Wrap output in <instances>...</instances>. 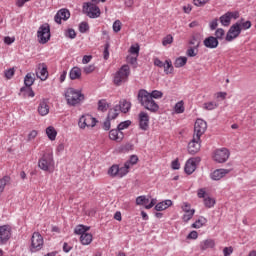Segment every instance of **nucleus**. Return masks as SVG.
Returning <instances> with one entry per match:
<instances>
[{
	"instance_id": "19",
	"label": "nucleus",
	"mask_w": 256,
	"mask_h": 256,
	"mask_svg": "<svg viewBox=\"0 0 256 256\" xmlns=\"http://www.w3.org/2000/svg\"><path fill=\"white\" fill-rule=\"evenodd\" d=\"M228 173H231V170L229 169H217L213 173L210 174V177L213 181H219L225 177V175H228Z\"/></svg>"
},
{
	"instance_id": "5",
	"label": "nucleus",
	"mask_w": 256,
	"mask_h": 256,
	"mask_svg": "<svg viewBox=\"0 0 256 256\" xmlns=\"http://www.w3.org/2000/svg\"><path fill=\"white\" fill-rule=\"evenodd\" d=\"M83 11L90 19H97L98 17H101V9H99V6L91 2L84 3Z\"/></svg>"
},
{
	"instance_id": "17",
	"label": "nucleus",
	"mask_w": 256,
	"mask_h": 256,
	"mask_svg": "<svg viewBox=\"0 0 256 256\" xmlns=\"http://www.w3.org/2000/svg\"><path fill=\"white\" fill-rule=\"evenodd\" d=\"M139 127L142 131L149 129V114L147 112H140L138 115Z\"/></svg>"
},
{
	"instance_id": "31",
	"label": "nucleus",
	"mask_w": 256,
	"mask_h": 256,
	"mask_svg": "<svg viewBox=\"0 0 256 256\" xmlns=\"http://www.w3.org/2000/svg\"><path fill=\"white\" fill-rule=\"evenodd\" d=\"M46 134L50 141H55V139H57V130L52 126L46 128Z\"/></svg>"
},
{
	"instance_id": "54",
	"label": "nucleus",
	"mask_w": 256,
	"mask_h": 256,
	"mask_svg": "<svg viewBox=\"0 0 256 256\" xmlns=\"http://www.w3.org/2000/svg\"><path fill=\"white\" fill-rule=\"evenodd\" d=\"M4 75L6 79H13V75H15V69L10 68L8 70H5Z\"/></svg>"
},
{
	"instance_id": "35",
	"label": "nucleus",
	"mask_w": 256,
	"mask_h": 256,
	"mask_svg": "<svg viewBox=\"0 0 256 256\" xmlns=\"http://www.w3.org/2000/svg\"><path fill=\"white\" fill-rule=\"evenodd\" d=\"M163 68H164V73H166V75L173 73V62H171V60H166L164 62Z\"/></svg>"
},
{
	"instance_id": "22",
	"label": "nucleus",
	"mask_w": 256,
	"mask_h": 256,
	"mask_svg": "<svg viewBox=\"0 0 256 256\" xmlns=\"http://www.w3.org/2000/svg\"><path fill=\"white\" fill-rule=\"evenodd\" d=\"M195 169H197V164L195 163V159L191 158L187 160L184 171L187 175H192V173H195Z\"/></svg>"
},
{
	"instance_id": "16",
	"label": "nucleus",
	"mask_w": 256,
	"mask_h": 256,
	"mask_svg": "<svg viewBox=\"0 0 256 256\" xmlns=\"http://www.w3.org/2000/svg\"><path fill=\"white\" fill-rule=\"evenodd\" d=\"M69 17H71V12H69L68 9L63 8L56 13V15L54 16V21L58 25H61V21H67Z\"/></svg>"
},
{
	"instance_id": "32",
	"label": "nucleus",
	"mask_w": 256,
	"mask_h": 256,
	"mask_svg": "<svg viewBox=\"0 0 256 256\" xmlns=\"http://www.w3.org/2000/svg\"><path fill=\"white\" fill-rule=\"evenodd\" d=\"M217 107H219V103L215 101H210L203 104V109L206 111H214V109H217Z\"/></svg>"
},
{
	"instance_id": "15",
	"label": "nucleus",
	"mask_w": 256,
	"mask_h": 256,
	"mask_svg": "<svg viewBox=\"0 0 256 256\" xmlns=\"http://www.w3.org/2000/svg\"><path fill=\"white\" fill-rule=\"evenodd\" d=\"M36 76L41 81H47L49 77V71H47V65L45 63L38 64V67L36 69Z\"/></svg>"
},
{
	"instance_id": "24",
	"label": "nucleus",
	"mask_w": 256,
	"mask_h": 256,
	"mask_svg": "<svg viewBox=\"0 0 256 256\" xmlns=\"http://www.w3.org/2000/svg\"><path fill=\"white\" fill-rule=\"evenodd\" d=\"M69 77L72 81L76 79H81V68L75 66L69 72Z\"/></svg>"
},
{
	"instance_id": "45",
	"label": "nucleus",
	"mask_w": 256,
	"mask_h": 256,
	"mask_svg": "<svg viewBox=\"0 0 256 256\" xmlns=\"http://www.w3.org/2000/svg\"><path fill=\"white\" fill-rule=\"evenodd\" d=\"M223 37H225V30L223 28H218L215 31V39H217V41H221L223 39Z\"/></svg>"
},
{
	"instance_id": "41",
	"label": "nucleus",
	"mask_w": 256,
	"mask_h": 256,
	"mask_svg": "<svg viewBox=\"0 0 256 256\" xmlns=\"http://www.w3.org/2000/svg\"><path fill=\"white\" fill-rule=\"evenodd\" d=\"M11 181V178L9 176H4L3 178L0 179V193H3L5 191V186L7 183Z\"/></svg>"
},
{
	"instance_id": "20",
	"label": "nucleus",
	"mask_w": 256,
	"mask_h": 256,
	"mask_svg": "<svg viewBox=\"0 0 256 256\" xmlns=\"http://www.w3.org/2000/svg\"><path fill=\"white\" fill-rule=\"evenodd\" d=\"M203 43L207 49H217L219 47V40L215 36L205 38Z\"/></svg>"
},
{
	"instance_id": "37",
	"label": "nucleus",
	"mask_w": 256,
	"mask_h": 256,
	"mask_svg": "<svg viewBox=\"0 0 256 256\" xmlns=\"http://www.w3.org/2000/svg\"><path fill=\"white\" fill-rule=\"evenodd\" d=\"M109 109V103H107V100L102 99L98 101V111H102L105 113Z\"/></svg>"
},
{
	"instance_id": "57",
	"label": "nucleus",
	"mask_w": 256,
	"mask_h": 256,
	"mask_svg": "<svg viewBox=\"0 0 256 256\" xmlns=\"http://www.w3.org/2000/svg\"><path fill=\"white\" fill-rule=\"evenodd\" d=\"M139 45L138 44H136V46L135 45H132L131 47H130V53H131V55H139Z\"/></svg>"
},
{
	"instance_id": "52",
	"label": "nucleus",
	"mask_w": 256,
	"mask_h": 256,
	"mask_svg": "<svg viewBox=\"0 0 256 256\" xmlns=\"http://www.w3.org/2000/svg\"><path fill=\"white\" fill-rule=\"evenodd\" d=\"M112 29L114 33H119V31H121V20L114 21Z\"/></svg>"
},
{
	"instance_id": "27",
	"label": "nucleus",
	"mask_w": 256,
	"mask_h": 256,
	"mask_svg": "<svg viewBox=\"0 0 256 256\" xmlns=\"http://www.w3.org/2000/svg\"><path fill=\"white\" fill-rule=\"evenodd\" d=\"M93 241V235L91 233H85L80 236V242L82 245H91V242Z\"/></svg>"
},
{
	"instance_id": "6",
	"label": "nucleus",
	"mask_w": 256,
	"mask_h": 256,
	"mask_svg": "<svg viewBox=\"0 0 256 256\" xmlns=\"http://www.w3.org/2000/svg\"><path fill=\"white\" fill-rule=\"evenodd\" d=\"M37 37L39 39V43L42 45L49 42V39H51V28L49 27V24H43L39 27Z\"/></svg>"
},
{
	"instance_id": "14",
	"label": "nucleus",
	"mask_w": 256,
	"mask_h": 256,
	"mask_svg": "<svg viewBox=\"0 0 256 256\" xmlns=\"http://www.w3.org/2000/svg\"><path fill=\"white\" fill-rule=\"evenodd\" d=\"M9 239H11V226H0V245H6Z\"/></svg>"
},
{
	"instance_id": "28",
	"label": "nucleus",
	"mask_w": 256,
	"mask_h": 256,
	"mask_svg": "<svg viewBox=\"0 0 256 256\" xmlns=\"http://www.w3.org/2000/svg\"><path fill=\"white\" fill-rule=\"evenodd\" d=\"M119 112V105L114 106V108L109 110L107 119H110V121H113V119H117V117H119Z\"/></svg>"
},
{
	"instance_id": "64",
	"label": "nucleus",
	"mask_w": 256,
	"mask_h": 256,
	"mask_svg": "<svg viewBox=\"0 0 256 256\" xmlns=\"http://www.w3.org/2000/svg\"><path fill=\"white\" fill-rule=\"evenodd\" d=\"M4 43L6 45H12V43H15V38L14 37H9V36H6L4 38Z\"/></svg>"
},
{
	"instance_id": "33",
	"label": "nucleus",
	"mask_w": 256,
	"mask_h": 256,
	"mask_svg": "<svg viewBox=\"0 0 256 256\" xmlns=\"http://www.w3.org/2000/svg\"><path fill=\"white\" fill-rule=\"evenodd\" d=\"M207 223V219L203 216H201L198 220L195 221V223L192 224L193 229H201L203 225Z\"/></svg>"
},
{
	"instance_id": "44",
	"label": "nucleus",
	"mask_w": 256,
	"mask_h": 256,
	"mask_svg": "<svg viewBox=\"0 0 256 256\" xmlns=\"http://www.w3.org/2000/svg\"><path fill=\"white\" fill-rule=\"evenodd\" d=\"M237 23H240V29L241 31H247V29H251V21L243 22V19L241 21H238Z\"/></svg>"
},
{
	"instance_id": "38",
	"label": "nucleus",
	"mask_w": 256,
	"mask_h": 256,
	"mask_svg": "<svg viewBox=\"0 0 256 256\" xmlns=\"http://www.w3.org/2000/svg\"><path fill=\"white\" fill-rule=\"evenodd\" d=\"M35 83V78H33V74L28 73L24 78V84L26 87H31Z\"/></svg>"
},
{
	"instance_id": "42",
	"label": "nucleus",
	"mask_w": 256,
	"mask_h": 256,
	"mask_svg": "<svg viewBox=\"0 0 256 256\" xmlns=\"http://www.w3.org/2000/svg\"><path fill=\"white\" fill-rule=\"evenodd\" d=\"M204 205L205 207H207V209L215 207V199L207 196L206 198H204Z\"/></svg>"
},
{
	"instance_id": "25",
	"label": "nucleus",
	"mask_w": 256,
	"mask_h": 256,
	"mask_svg": "<svg viewBox=\"0 0 256 256\" xmlns=\"http://www.w3.org/2000/svg\"><path fill=\"white\" fill-rule=\"evenodd\" d=\"M118 108L119 111H121L122 113H129V111L131 110V102L127 100H121Z\"/></svg>"
},
{
	"instance_id": "47",
	"label": "nucleus",
	"mask_w": 256,
	"mask_h": 256,
	"mask_svg": "<svg viewBox=\"0 0 256 256\" xmlns=\"http://www.w3.org/2000/svg\"><path fill=\"white\" fill-rule=\"evenodd\" d=\"M137 161H139V157H137V155H132L125 163L131 168L133 165H137Z\"/></svg>"
},
{
	"instance_id": "53",
	"label": "nucleus",
	"mask_w": 256,
	"mask_h": 256,
	"mask_svg": "<svg viewBox=\"0 0 256 256\" xmlns=\"http://www.w3.org/2000/svg\"><path fill=\"white\" fill-rule=\"evenodd\" d=\"M79 31L80 33H87V31H89V24L87 22L80 23Z\"/></svg>"
},
{
	"instance_id": "56",
	"label": "nucleus",
	"mask_w": 256,
	"mask_h": 256,
	"mask_svg": "<svg viewBox=\"0 0 256 256\" xmlns=\"http://www.w3.org/2000/svg\"><path fill=\"white\" fill-rule=\"evenodd\" d=\"M21 93H23V91H27V95L28 97H35V92L33 91L32 88H25V87H22L20 89Z\"/></svg>"
},
{
	"instance_id": "58",
	"label": "nucleus",
	"mask_w": 256,
	"mask_h": 256,
	"mask_svg": "<svg viewBox=\"0 0 256 256\" xmlns=\"http://www.w3.org/2000/svg\"><path fill=\"white\" fill-rule=\"evenodd\" d=\"M93 71H95V65L93 64L84 67V73H86V75L93 73Z\"/></svg>"
},
{
	"instance_id": "59",
	"label": "nucleus",
	"mask_w": 256,
	"mask_h": 256,
	"mask_svg": "<svg viewBox=\"0 0 256 256\" xmlns=\"http://www.w3.org/2000/svg\"><path fill=\"white\" fill-rule=\"evenodd\" d=\"M66 37H69V39H75V37H77V33H75L74 29H68L66 32Z\"/></svg>"
},
{
	"instance_id": "12",
	"label": "nucleus",
	"mask_w": 256,
	"mask_h": 256,
	"mask_svg": "<svg viewBox=\"0 0 256 256\" xmlns=\"http://www.w3.org/2000/svg\"><path fill=\"white\" fill-rule=\"evenodd\" d=\"M181 209L185 212L182 216V220L184 223H189V221L193 219V215H195V209H191V204L188 202H184L181 206Z\"/></svg>"
},
{
	"instance_id": "7",
	"label": "nucleus",
	"mask_w": 256,
	"mask_h": 256,
	"mask_svg": "<svg viewBox=\"0 0 256 256\" xmlns=\"http://www.w3.org/2000/svg\"><path fill=\"white\" fill-rule=\"evenodd\" d=\"M241 23L240 22H236L234 23L228 30L227 34H226V41H228L229 43H231V41H234V39H237V37H239L241 35Z\"/></svg>"
},
{
	"instance_id": "18",
	"label": "nucleus",
	"mask_w": 256,
	"mask_h": 256,
	"mask_svg": "<svg viewBox=\"0 0 256 256\" xmlns=\"http://www.w3.org/2000/svg\"><path fill=\"white\" fill-rule=\"evenodd\" d=\"M38 113L41 117L49 115V100L43 98L38 105Z\"/></svg>"
},
{
	"instance_id": "4",
	"label": "nucleus",
	"mask_w": 256,
	"mask_h": 256,
	"mask_svg": "<svg viewBox=\"0 0 256 256\" xmlns=\"http://www.w3.org/2000/svg\"><path fill=\"white\" fill-rule=\"evenodd\" d=\"M38 167L42 171H49L55 167V161L53 160L52 154H44L38 161Z\"/></svg>"
},
{
	"instance_id": "51",
	"label": "nucleus",
	"mask_w": 256,
	"mask_h": 256,
	"mask_svg": "<svg viewBox=\"0 0 256 256\" xmlns=\"http://www.w3.org/2000/svg\"><path fill=\"white\" fill-rule=\"evenodd\" d=\"M171 43H173V36L171 34L163 38L162 45H164V47L171 45Z\"/></svg>"
},
{
	"instance_id": "13",
	"label": "nucleus",
	"mask_w": 256,
	"mask_h": 256,
	"mask_svg": "<svg viewBox=\"0 0 256 256\" xmlns=\"http://www.w3.org/2000/svg\"><path fill=\"white\" fill-rule=\"evenodd\" d=\"M201 149V138L198 136H193L192 140L188 143V153L190 155H195L199 153Z\"/></svg>"
},
{
	"instance_id": "61",
	"label": "nucleus",
	"mask_w": 256,
	"mask_h": 256,
	"mask_svg": "<svg viewBox=\"0 0 256 256\" xmlns=\"http://www.w3.org/2000/svg\"><path fill=\"white\" fill-rule=\"evenodd\" d=\"M91 59H93V56L84 55L83 58H82L83 65H87V63H91Z\"/></svg>"
},
{
	"instance_id": "62",
	"label": "nucleus",
	"mask_w": 256,
	"mask_h": 256,
	"mask_svg": "<svg viewBox=\"0 0 256 256\" xmlns=\"http://www.w3.org/2000/svg\"><path fill=\"white\" fill-rule=\"evenodd\" d=\"M154 65L156 67H160V69H161V68L165 67V62L161 61L159 58H155Z\"/></svg>"
},
{
	"instance_id": "63",
	"label": "nucleus",
	"mask_w": 256,
	"mask_h": 256,
	"mask_svg": "<svg viewBox=\"0 0 256 256\" xmlns=\"http://www.w3.org/2000/svg\"><path fill=\"white\" fill-rule=\"evenodd\" d=\"M223 253H224V256H231V254L233 253V247H225L223 249Z\"/></svg>"
},
{
	"instance_id": "60",
	"label": "nucleus",
	"mask_w": 256,
	"mask_h": 256,
	"mask_svg": "<svg viewBox=\"0 0 256 256\" xmlns=\"http://www.w3.org/2000/svg\"><path fill=\"white\" fill-rule=\"evenodd\" d=\"M217 27H219V22L216 18L210 22V29H211V31H215V29H217Z\"/></svg>"
},
{
	"instance_id": "48",
	"label": "nucleus",
	"mask_w": 256,
	"mask_h": 256,
	"mask_svg": "<svg viewBox=\"0 0 256 256\" xmlns=\"http://www.w3.org/2000/svg\"><path fill=\"white\" fill-rule=\"evenodd\" d=\"M131 125V121L130 120H126L124 122H121L120 124H118L117 129L121 132L124 129H128V127Z\"/></svg>"
},
{
	"instance_id": "21",
	"label": "nucleus",
	"mask_w": 256,
	"mask_h": 256,
	"mask_svg": "<svg viewBox=\"0 0 256 256\" xmlns=\"http://www.w3.org/2000/svg\"><path fill=\"white\" fill-rule=\"evenodd\" d=\"M123 138H124V135L122 132H120L119 128L110 130L109 139H111V141H116V143H121V141H123Z\"/></svg>"
},
{
	"instance_id": "26",
	"label": "nucleus",
	"mask_w": 256,
	"mask_h": 256,
	"mask_svg": "<svg viewBox=\"0 0 256 256\" xmlns=\"http://www.w3.org/2000/svg\"><path fill=\"white\" fill-rule=\"evenodd\" d=\"M219 21L223 27H229L231 25V16L229 12H226L223 14L220 18Z\"/></svg>"
},
{
	"instance_id": "40",
	"label": "nucleus",
	"mask_w": 256,
	"mask_h": 256,
	"mask_svg": "<svg viewBox=\"0 0 256 256\" xmlns=\"http://www.w3.org/2000/svg\"><path fill=\"white\" fill-rule=\"evenodd\" d=\"M175 113L181 114L185 113V105L183 101H179L174 106Z\"/></svg>"
},
{
	"instance_id": "11",
	"label": "nucleus",
	"mask_w": 256,
	"mask_h": 256,
	"mask_svg": "<svg viewBox=\"0 0 256 256\" xmlns=\"http://www.w3.org/2000/svg\"><path fill=\"white\" fill-rule=\"evenodd\" d=\"M207 131V122L203 119H197L194 124V137H199Z\"/></svg>"
},
{
	"instance_id": "2",
	"label": "nucleus",
	"mask_w": 256,
	"mask_h": 256,
	"mask_svg": "<svg viewBox=\"0 0 256 256\" xmlns=\"http://www.w3.org/2000/svg\"><path fill=\"white\" fill-rule=\"evenodd\" d=\"M65 99L68 105L75 107V105H79V103L85 101V95L79 90L68 88L65 92Z\"/></svg>"
},
{
	"instance_id": "10",
	"label": "nucleus",
	"mask_w": 256,
	"mask_h": 256,
	"mask_svg": "<svg viewBox=\"0 0 256 256\" xmlns=\"http://www.w3.org/2000/svg\"><path fill=\"white\" fill-rule=\"evenodd\" d=\"M43 243V236L39 232H34L31 238V251H41Z\"/></svg>"
},
{
	"instance_id": "43",
	"label": "nucleus",
	"mask_w": 256,
	"mask_h": 256,
	"mask_svg": "<svg viewBox=\"0 0 256 256\" xmlns=\"http://www.w3.org/2000/svg\"><path fill=\"white\" fill-rule=\"evenodd\" d=\"M195 49H199V42L194 46V47H190L187 50V56L188 57H196L197 56V52H195Z\"/></svg>"
},
{
	"instance_id": "9",
	"label": "nucleus",
	"mask_w": 256,
	"mask_h": 256,
	"mask_svg": "<svg viewBox=\"0 0 256 256\" xmlns=\"http://www.w3.org/2000/svg\"><path fill=\"white\" fill-rule=\"evenodd\" d=\"M97 125V119L89 114L82 115L78 121V126L81 129H85L86 127H95Z\"/></svg>"
},
{
	"instance_id": "3",
	"label": "nucleus",
	"mask_w": 256,
	"mask_h": 256,
	"mask_svg": "<svg viewBox=\"0 0 256 256\" xmlns=\"http://www.w3.org/2000/svg\"><path fill=\"white\" fill-rule=\"evenodd\" d=\"M129 75H131V68L129 65H123L114 75V85L118 87L123 85L129 79Z\"/></svg>"
},
{
	"instance_id": "1",
	"label": "nucleus",
	"mask_w": 256,
	"mask_h": 256,
	"mask_svg": "<svg viewBox=\"0 0 256 256\" xmlns=\"http://www.w3.org/2000/svg\"><path fill=\"white\" fill-rule=\"evenodd\" d=\"M138 103L150 113H157L159 111V104L149 95V92L145 89L138 91Z\"/></svg>"
},
{
	"instance_id": "34",
	"label": "nucleus",
	"mask_w": 256,
	"mask_h": 256,
	"mask_svg": "<svg viewBox=\"0 0 256 256\" xmlns=\"http://www.w3.org/2000/svg\"><path fill=\"white\" fill-rule=\"evenodd\" d=\"M185 65H187V57H179L174 62V67H176V69L185 67Z\"/></svg>"
},
{
	"instance_id": "29",
	"label": "nucleus",
	"mask_w": 256,
	"mask_h": 256,
	"mask_svg": "<svg viewBox=\"0 0 256 256\" xmlns=\"http://www.w3.org/2000/svg\"><path fill=\"white\" fill-rule=\"evenodd\" d=\"M89 229H91L89 226H85V225L80 224V225L75 227L74 233H75V235H80V237H81L84 234H86L87 231H89Z\"/></svg>"
},
{
	"instance_id": "36",
	"label": "nucleus",
	"mask_w": 256,
	"mask_h": 256,
	"mask_svg": "<svg viewBox=\"0 0 256 256\" xmlns=\"http://www.w3.org/2000/svg\"><path fill=\"white\" fill-rule=\"evenodd\" d=\"M110 177H119V165L114 164L108 170Z\"/></svg>"
},
{
	"instance_id": "23",
	"label": "nucleus",
	"mask_w": 256,
	"mask_h": 256,
	"mask_svg": "<svg viewBox=\"0 0 256 256\" xmlns=\"http://www.w3.org/2000/svg\"><path fill=\"white\" fill-rule=\"evenodd\" d=\"M171 205H173V201L164 200L155 206V210L156 211H165V209H169V207H171Z\"/></svg>"
},
{
	"instance_id": "39",
	"label": "nucleus",
	"mask_w": 256,
	"mask_h": 256,
	"mask_svg": "<svg viewBox=\"0 0 256 256\" xmlns=\"http://www.w3.org/2000/svg\"><path fill=\"white\" fill-rule=\"evenodd\" d=\"M130 166L129 164H124L123 167L119 168V172H118V177L123 178L125 177V175H127V173H129L130 170Z\"/></svg>"
},
{
	"instance_id": "55",
	"label": "nucleus",
	"mask_w": 256,
	"mask_h": 256,
	"mask_svg": "<svg viewBox=\"0 0 256 256\" xmlns=\"http://www.w3.org/2000/svg\"><path fill=\"white\" fill-rule=\"evenodd\" d=\"M193 3L196 7H204V5L209 3V0H193Z\"/></svg>"
},
{
	"instance_id": "8",
	"label": "nucleus",
	"mask_w": 256,
	"mask_h": 256,
	"mask_svg": "<svg viewBox=\"0 0 256 256\" xmlns=\"http://www.w3.org/2000/svg\"><path fill=\"white\" fill-rule=\"evenodd\" d=\"M231 153L227 148H219L214 151L213 159L216 163H226Z\"/></svg>"
},
{
	"instance_id": "30",
	"label": "nucleus",
	"mask_w": 256,
	"mask_h": 256,
	"mask_svg": "<svg viewBox=\"0 0 256 256\" xmlns=\"http://www.w3.org/2000/svg\"><path fill=\"white\" fill-rule=\"evenodd\" d=\"M215 247V241L212 239L204 240L200 244V248L205 251L206 249H213Z\"/></svg>"
},
{
	"instance_id": "46",
	"label": "nucleus",
	"mask_w": 256,
	"mask_h": 256,
	"mask_svg": "<svg viewBox=\"0 0 256 256\" xmlns=\"http://www.w3.org/2000/svg\"><path fill=\"white\" fill-rule=\"evenodd\" d=\"M147 203H149L147 196H138L136 198V205H147Z\"/></svg>"
},
{
	"instance_id": "50",
	"label": "nucleus",
	"mask_w": 256,
	"mask_h": 256,
	"mask_svg": "<svg viewBox=\"0 0 256 256\" xmlns=\"http://www.w3.org/2000/svg\"><path fill=\"white\" fill-rule=\"evenodd\" d=\"M110 47H111V44H109V42H106L104 45V51H103V58L105 59V61H107V59H109Z\"/></svg>"
},
{
	"instance_id": "49",
	"label": "nucleus",
	"mask_w": 256,
	"mask_h": 256,
	"mask_svg": "<svg viewBox=\"0 0 256 256\" xmlns=\"http://www.w3.org/2000/svg\"><path fill=\"white\" fill-rule=\"evenodd\" d=\"M149 95L152 99H161L163 97V92L159 90H153L152 92H149Z\"/></svg>"
}]
</instances>
